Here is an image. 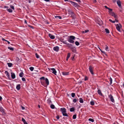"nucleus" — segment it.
I'll return each mask as SVG.
<instances>
[{
    "label": "nucleus",
    "mask_w": 124,
    "mask_h": 124,
    "mask_svg": "<svg viewBox=\"0 0 124 124\" xmlns=\"http://www.w3.org/2000/svg\"><path fill=\"white\" fill-rule=\"evenodd\" d=\"M49 70L50 71L51 70L52 71V72L55 75H56L57 73L56 71L55 70V69L54 68H48Z\"/></svg>",
    "instance_id": "39448f33"
},
{
    "label": "nucleus",
    "mask_w": 124,
    "mask_h": 124,
    "mask_svg": "<svg viewBox=\"0 0 124 124\" xmlns=\"http://www.w3.org/2000/svg\"><path fill=\"white\" fill-rule=\"evenodd\" d=\"M75 96V94L74 93H71V96L72 97H74Z\"/></svg>",
    "instance_id": "79ce46f5"
},
{
    "label": "nucleus",
    "mask_w": 124,
    "mask_h": 124,
    "mask_svg": "<svg viewBox=\"0 0 124 124\" xmlns=\"http://www.w3.org/2000/svg\"><path fill=\"white\" fill-rule=\"evenodd\" d=\"M38 107L39 108H40V106L39 105H38Z\"/></svg>",
    "instance_id": "774afa93"
},
{
    "label": "nucleus",
    "mask_w": 124,
    "mask_h": 124,
    "mask_svg": "<svg viewBox=\"0 0 124 124\" xmlns=\"http://www.w3.org/2000/svg\"><path fill=\"white\" fill-rule=\"evenodd\" d=\"M101 50V52H102V53H105V52L104 51H102Z\"/></svg>",
    "instance_id": "69168bd1"
},
{
    "label": "nucleus",
    "mask_w": 124,
    "mask_h": 124,
    "mask_svg": "<svg viewBox=\"0 0 124 124\" xmlns=\"http://www.w3.org/2000/svg\"><path fill=\"white\" fill-rule=\"evenodd\" d=\"M22 120L24 123V124H28V123L25 121V120L23 118H22Z\"/></svg>",
    "instance_id": "aec40b11"
},
{
    "label": "nucleus",
    "mask_w": 124,
    "mask_h": 124,
    "mask_svg": "<svg viewBox=\"0 0 124 124\" xmlns=\"http://www.w3.org/2000/svg\"><path fill=\"white\" fill-rule=\"evenodd\" d=\"M5 73L6 74V76H7L8 78H9V73L7 71H5Z\"/></svg>",
    "instance_id": "412c9836"
},
{
    "label": "nucleus",
    "mask_w": 124,
    "mask_h": 124,
    "mask_svg": "<svg viewBox=\"0 0 124 124\" xmlns=\"http://www.w3.org/2000/svg\"><path fill=\"white\" fill-rule=\"evenodd\" d=\"M23 72H22L19 74V76L20 77H23Z\"/></svg>",
    "instance_id": "cd10ccee"
},
{
    "label": "nucleus",
    "mask_w": 124,
    "mask_h": 124,
    "mask_svg": "<svg viewBox=\"0 0 124 124\" xmlns=\"http://www.w3.org/2000/svg\"><path fill=\"white\" fill-rule=\"evenodd\" d=\"M117 4L119 6V7H121V2L120 0H118L117 1Z\"/></svg>",
    "instance_id": "2eb2a0df"
},
{
    "label": "nucleus",
    "mask_w": 124,
    "mask_h": 124,
    "mask_svg": "<svg viewBox=\"0 0 124 124\" xmlns=\"http://www.w3.org/2000/svg\"><path fill=\"white\" fill-rule=\"evenodd\" d=\"M45 82L46 84V86L48 85L49 84V82L48 81V80L47 78H46L45 79Z\"/></svg>",
    "instance_id": "4468645a"
},
{
    "label": "nucleus",
    "mask_w": 124,
    "mask_h": 124,
    "mask_svg": "<svg viewBox=\"0 0 124 124\" xmlns=\"http://www.w3.org/2000/svg\"><path fill=\"white\" fill-rule=\"evenodd\" d=\"M70 14L71 15L73 16H74V13L72 11H70Z\"/></svg>",
    "instance_id": "a19ab883"
},
{
    "label": "nucleus",
    "mask_w": 124,
    "mask_h": 124,
    "mask_svg": "<svg viewBox=\"0 0 124 124\" xmlns=\"http://www.w3.org/2000/svg\"><path fill=\"white\" fill-rule=\"evenodd\" d=\"M8 49H10L11 50L13 51L14 50V48L13 47H8Z\"/></svg>",
    "instance_id": "7c9ffc66"
},
{
    "label": "nucleus",
    "mask_w": 124,
    "mask_h": 124,
    "mask_svg": "<svg viewBox=\"0 0 124 124\" xmlns=\"http://www.w3.org/2000/svg\"><path fill=\"white\" fill-rule=\"evenodd\" d=\"M75 0L78 2H81V1L80 0Z\"/></svg>",
    "instance_id": "864d4df0"
},
{
    "label": "nucleus",
    "mask_w": 124,
    "mask_h": 124,
    "mask_svg": "<svg viewBox=\"0 0 124 124\" xmlns=\"http://www.w3.org/2000/svg\"><path fill=\"white\" fill-rule=\"evenodd\" d=\"M90 104L92 105H93L94 104V103L93 101H91L90 102Z\"/></svg>",
    "instance_id": "e433bc0d"
},
{
    "label": "nucleus",
    "mask_w": 124,
    "mask_h": 124,
    "mask_svg": "<svg viewBox=\"0 0 124 124\" xmlns=\"http://www.w3.org/2000/svg\"><path fill=\"white\" fill-rule=\"evenodd\" d=\"M112 9L110 10V11H108V12L110 15L112 16H113L115 18H117V16L112 11Z\"/></svg>",
    "instance_id": "7ed1b4c3"
},
{
    "label": "nucleus",
    "mask_w": 124,
    "mask_h": 124,
    "mask_svg": "<svg viewBox=\"0 0 124 124\" xmlns=\"http://www.w3.org/2000/svg\"><path fill=\"white\" fill-rule=\"evenodd\" d=\"M42 85L45 87H46V85L44 82V80H41L40 81Z\"/></svg>",
    "instance_id": "9d476101"
},
{
    "label": "nucleus",
    "mask_w": 124,
    "mask_h": 124,
    "mask_svg": "<svg viewBox=\"0 0 124 124\" xmlns=\"http://www.w3.org/2000/svg\"><path fill=\"white\" fill-rule=\"evenodd\" d=\"M0 111L2 113H4V109H3V108H0Z\"/></svg>",
    "instance_id": "bb28decb"
},
{
    "label": "nucleus",
    "mask_w": 124,
    "mask_h": 124,
    "mask_svg": "<svg viewBox=\"0 0 124 124\" xmlns=\"http://www.w3.org/2000/svg\"><path fill=\"white\" fill-rule=\"evenodd\" d=\"M89 121H91L92 122H93L94 121V120L93 119H91V118H89Z\"/></svg>",
    "instance_id": "49530a36"
},
{
    "label": "nucleus",
    "mask_w": 124,
    "mask_h": 124,
    "mask_svg": "<svg viewBox=\"0 0 124 124\" xmlns=\"http://www.w3.org/2000/svg\"><path fill=\"white\" fill-rule=\"evenodd\" d=\"M75 38V37L72 36H70L69 39L68 40V41L70 43H73L74 42V41L73 40Z\"/></svg>",
    "instance_id": "f03ea898"
},
{
    "label": "nucleus",
    "mask_w": 124,
    "mask_h": 124,
    "mask_svg": "<svg viewBox=\"0 0 124 124\" xmlns=\"http://www.w3.org/2000/svg\"><path fill=\"white\" fill-rule=\"evenodd\" d=\"M110 84L111 85L112 84V79L111 78H110Z\"/></svg>",
    "instance_id": "de8ad7c7"
},
{
    "label": "nucleus",
    "mask_w": 124,
    "mask_h": 124,
    "mask_svg": "<svg viewBox=\"0 0 124 124\" xmlns=\"http://www.w3.org/2000/svg\"><path fill=\"white\" fill-rule=\"evenodd\" d=\"M70 53H69L67 55V59H69V58L70 57Z\"/></svg>",
    "instance_id": "4c0bfd02"
},
{
    "label": "nucleus",
    "mask_w": 124,
    "mask_h": 124,
    "mask_svg": "<svg viewBox=\"0 0 124 124\" xmlns=\"http://www.w3.org/2000/svg\"><path fill=\"white\" fill-rule=\"evenodd\" d=\"M49 36L50 37V38L52 39H54L55 38V36L54 35H52L51 34H48Z\"/></svg>",
    "instance_id": "f8f14e48"
},
{
    "label": "nucleus",
    "mask_w": 124,
    "mask_h": 124,
    "mask_svg": "<svg viewBox=\"0 0 124 124\" xmlns=\"http://www.w3.org/2000/svg\"><path fill=\"white\" fill-rule=\"evenodd\" d=\"M47 103L49 104H50L52 103V102L49 99H48L47 101Z\"/></svg>",
    "instance_id": "a211bd4d"
},
{
    "label": "nucleus",
    "mask_w": 124,
    "mask_h": 124,
    "mask_svg": "<svg viewBox=\"0 0 124 124\" xmlns=\"http://www.w3.org/2000/svg\"><path fill=\"white\" fill-rule=\"evenodd\" d=\"M89 31L88 30H85V31H82V33H87Z\"/></svg>",
    "instance_id": "2f4dec72"
},
{
    "label": "nucleus",
    "mask_w": 124,
    "mask_h": 124,
    "mask_svg": "<svg viewBox=\"0 0 124 124\" xmlns=\"http://www.w3.org/2000/svg\"><path fill=\"white\" fill-rule=\"evenodd\" d=\"M7 42L8 43V44H10V42L9 41H7Z\"/></svg>",
    "instance_id": "338daca9"
},
{
    "label": "nucleus",
    "mask_w": 124,
    "mask_h": 124,
    "mask_svg": "<svg viewBox=\"0 0 124 124\" xmlns=\"http://www.w3.org/2000/svg\"><path fill=\"white\" fill-rule=\"evenodd\" d=\"M60 41L64 44L69 45H70L69 44H67L66 41H63L64 39L62 38H60L59 39Z\"/></svg>",
    "instance_id": "1a4fd4ad"
},
{
    "label": "nucleus",
    "mask_w": 124,
    "mask_h": 124,
    "mask_svg": "<svg viewBox=\"0 0 124 124\" xmlns=\"http://www.w3.org/2000/svg\"><path fill=\"white\" fill-rule=\"evenodd\" d=\"M22 109L23 110L25 108L23 107L22 106Z\"/></svg>",
    "instance_id": "6e6d98bb"
},
{
    "label": "nucleus",
    "mask_w": 124,
    "mask_h": 124,
    "mask_svg": "<svg viewBox=\"0 0 124 124\" xmlns=\"http://www.w3.org/2000/svg\"><path fill=\"white\" fill-rule=\"evenodd\" d=\"M75 110V108L74 107H72L70 108V112H73Z\"/></svg>",
    "instance_id": "b1692460"
},
{
    "label": "nucleus",
    "mask_w": 124,
    "mask_h": 124,
    "mask_svg": "<svg viewBox=\"0 0 124 124\" xmlns=\"http://www.w3.org/2000/svg\"><path fill=\"white\" fill-rule=\"evenodd\" d=\"M72 51L73 52H75L76 51V50H75V49H72Z\"/></svg>",
    "instance_id": "5fc2aeb1"
},
{
    "label": "nucleus",
    "mask_w": 124,
    "mask_h": 124,
    "mask_svg": "<svg viewBox=\"0 0 124 124\" xmlns=\"http://www.w3.org/2000/svg\"><path fill=\"white\" fill-rule=\"evenodd\" d=\"M40 80L42 79L43 80H44L45 79V77H41V78H40Z\"/></svg>",
    "instance_id": "c03bdc74"
},
{
    "label": "nucleus",
    "mask_w": 124,
    "mask_h": 124,
    "mask_svg": "<svg viewBox=\"0 0 124 124\" xmlns=\"http://www.w3.org/2000/svg\"><path fill=\"white\" fill-rule=\"evenodd\" d=\"M7 10L9 12L11 13L12 12V10L10 8H7Z\"/></svg>",
    "instance_id": "393cba45"
},
{
    "label": "nucleus",
    "mask_w": 124,
    "mask_h": 124,
    "mask_svg": "<svg viewBox=\"0 0 124 124\" xmlns=\"http://www.w3.org/2000/svg\"><path fill=\"white\" fill-rule=\"evenodd\" d=\"M109 21L110 22H111L112 23H114L115 22V21H112L111 19H109Z\"/></svg>",
    "instance_id": "37998d69"
},
{
    "label": "nucleus",
    "mask_w": 124,
    "mask_h": 124,
    "mask_svg": "<svg viewBox=\"0 0 124 124\" xmlns=\"http://www.w3.org/2000/svg\"><path fill=\"white\" fill-rule=\"evenodd\" d=\"M54 17L55 18H57V19H62L61 17L60 16H54Z\"/></svg>",
    "instance_id": "a878e982"
},
{
    "label": "nucleus",
    "mask_w": 124,
    "mask_h": 124,
    "mask_svg": "<svg viewBox=\"0 0 124 124\" xmlns=\"http://www.w3.org/2000/svg\"><path fill=\"white\" fill-rule=\"evenodd\" d=\"M88 79V78L86 77H85V81H86V80H87Z\"/></svg>",
    "instance_id": "3c124183"
},
{
    "label": "nucleus",
    "mask_w": 124,
    "mask_h": 124,
    "mask_svg": "<svg viewBox=\"0 0 124 124\" xmlns=\"http://www.w3.org/2000/svg\"><path fill=\"white\" fill-rule=\"evenodd\" d=\"M70 2L75 7H79L80 6L76 3L71 1H70Z\"/></svg>",
    "instance_id": "20e7f679"
},
{
    "label": "nucleus",
    "mask_w": 124,
    "mask_h": 124,
    "mask_svg": "<svg viewBox=\"0 0 124 124\" xmlns=\"http://www.w3.org/2000/svg\"><path fill=\"white\" fill-rule=\"evenodd\" d=\"M22 80L23 81H26L25 78H22Z\"/></svg>",
    "instance_id": "09e8293b"
},
{
    "label": "nucleus",
    "mask_w": 124,
    "mask_h": 124,
    "mask_svg": "<svg viewBox=\"0 0 124 124\" xmlns=\"http://www.w3.org/2000/svg\"><path fill=\"white\" fill-rule=\"evenodd\" d=\"M76 118V115L75 114L73 115V119H75Z\"/></svg>",
    "instance_id": "f704fd0d"
},
{
    "label": "nucleus",
    "mask_w": 124,
    "mask_h": 124,
    "mask_svg": "<svg viewBox=\"0 0 124 124\" xmlns=\"http://www.w3.org/2000/svg\"><path fill=\"white\" fill-rule=\"evenodd\" d=\"M50 107L52 109H54L55 108V106L53 104H51L50 106Z\"/></svg>",
    "instance_id": "c85d7f7f"
},
{
    "label": "nucleus",
    "mask_w": 124,
    "mask_h": 124,
    "mask_svg": "<svg viewBox=\"0 0 124 124\" xmlns=\"http://www.w3.org/2000/svg\"><path fill=\"white\" fill-rule=\"evenodd\" d=\"M116 19L117 18H115V21H116V22H117L118 21V20H117Z\"/></svg>",
    "instance_id": "4d7b16f0"
},
{
    "label": "nucleus",
    "mask_w": 124,
    "mask_h": 124,
    "mask_svg": "<svg viewBox=\"0 0 124 124\" xmlns=\"http://www.w3.org/2000/svg\"><path fill=\"white\" fill-rule=\"evenodd\" d=\"M35 55L36 57L37 58H39V55L37 54V53H36L35 54Z\"/></svg>",
    "instance_id": "a18cd8bd"
},
{
    "label": "nucleus",
    "mask_w": 124,
    "mask_h": 124,
    "mask_svg": "<svg viewBox=\"0 0 124 124\" xmlns=\"http://www.w3.org/2000/svg\"><path fill=\"white\" fill-rule=\"evenodd\" d=\"M29 26L31 28H33V26L30 25H29Z\"/></svg>",
    "instance_id": "052dcab7"
},
{
    "label": "nucleus",
    "mask_w": 124,
    "mask_h": 124,
    "mask_svg": "<svg viewBox=\"0 0 124 124\" xmlns=\"http://www.w3.org/2000/svg\"><path fill=\"white\" fill-rule=\"evenodd\" d=\"M69 72H62V74L64 75H67L69 74Z\"/></svg>",
    "instance_id": "dca6fc26"
},
{
    "label": "nucleus",
    "mask_w": 124,
    "mask_h": 124,
    "mask_svg": "<svg viewBox=\"0 0 124 124\" xmlns=\"http://www.w3.org/2000/svg\"><path fill=\"white\" fill-rule=\"evenodd\" d=\"M11 76L12 78L13 79H14L16 77L15 75V74L13 73H11Z\"/></svg>",
    "instance_id": "ddd939ff"
},
{
    "label": "nucleus",
    "mask_w": 124,
    "mask_h": 124,
    "mask_svg": "<svg viewBox=\"0 0 124 124\" xmlns=\"http://www.w3.org/2000/svg\"><path fill=\"white\" fill-rule=\"evenodd\" d=\"M105 30L106 33H109V31L108 29H105Z\"/></svg>",
    "instance_id": "72a5a7b5"
},
{
    "label": "nucleus",
    "mask_w": 124,
    "mask_h": 124,
    "mask_svg": "<svg viewBox=\"0 0 124 124\" xmlns=\"http://www.w3.org/2000/svg\"><path fill=\"white\" fill-rule=\"evenodd\" d=\"M59 49V48L58 46H56L53 48V50L56 52L58 51Z\"/></svg>",
    "instance_id": "9b49d317"
},
{
    "label": "nucleus",
    "mask_w": 124,
    "mask_h": 124,
    "mask_svg": "<svg viewBox=\"0 0 124 124\" xmlns=\"http://www.w3.org/2000/svg\"><path fill=\"white\" fill-rule=\"evenodd\" d=\"M16 88L18 90H19L20 88V84L17 85L16 86Z\"/></svg>",
    "instance_id": "f3484780"
},
{
    "label": "nucleus",
    "mask_w": 124,
    "mask_h": 124,
    "mask_svg": "<svg viewBox=\"0 0 124 124\" xmlns=\"http://www.w3.org/2000/svg\"><path fill=\"white\" fill-rule=\"evenodd\" d=\"M10 7L12 9H14V6H13L11 5L10 6Z\"/></svg>",
    "instance_id": "8fccbe9b"
},
{
    "label": "nucleus",
    "mask_w": 124,
    "mask_h": 124,
    "mask_svg": "<svg viewBox=\"0 0 124 124\" xmlns=\"http://www.w3.org/2000/svg\"><path fill=\"white\" fill-rule=\"evenodd\" d=\"M77 101H78V99H75L73 100V102L74 103H75Z\"/></svg>",
    "instance_id": "473e14b6"
},
{
    "label": "nucleus",
    "mask_w": 124,
    "mask_h": 124,
    "mask_svg": "<svg viewBox=\"0 0 124 124\" xmlns=\"http://www.w3.org/2000/svg\"><path fill=\"white\" fill-rule=\"evenodd\" d=\"M2 40H3L5 41H7V40H6V39H2Z\"/></svg>",
    "instance_id": "bf43d9fd"
},
{
    "label": "nucleus",
    "mask_w": 124,
    "mask_h": 124,
    "mask_svg": "<svg viewBox=\"0 0 124 124\" xmlns=\"http://www.w3.org/2000/svg\"><path fill=\"white\" fill-rule=\"evenodd\" d=\"M79 102L81 103H83L84 101L82 98H80L79 99Z\"/></svg>",
    "instance_id": "4be33fe9"
},
{
    "label": "nucleus",
    "mask_w": 124,
    "mask_h": 124,
    "mask_svg": "<svg viewBox=\"0 0 124 124\" xmlns=\"http://www.w3.org/2000/svg\"><path fill=\"white\" fill-rule=\"evenodd\" d=\"M75 44L77 46H78V45H79V43L78 41H76L75 42Z\"/></svg>",
    "instance_id": "58836bf2"
},
{
    "label": "nucleus",
    "mask_w": 124,
    "mask_h": 124,
    "mask_svg": "<svg viewBox=\"0 0 124 124\" xmlns=\"http://www.w3.org/2000/svg\"><path fill=\"white\" fill-rule=\"evenodd\" d=\"M98 94L100 95H102V94L101 93V91L100 90H98Z\"/></svg>",
    "instance_id": "6ab92c4d"
},
{
    "label": "nucleus",
    "mask_w": 124,
    "mask_h": 124,
    "mask_svg": "<svg viewBox=\"0 0 124 124\" xmlns=\"http://www.w3.org/2000/svg\"><path fill=\"white\" fill-rule=\"evenodd\" d=\"M108 98H109L110 101L112 102L113 103L115 102V100L113 98V97L111 94H110L109 95Z\"/></svg>",
    "instance_id": "423d86ee"
},
{
    "label": "nucleus",
    "mask_w": 124,
    "mask_h": 124,
    "mask_svg": "<svg viewBox=\"0 0 124 124\" xmlns=\"http://www.w3.org/2000/svg\"><path fill=\"white\" fill-rule=\"evenodd\" d=\"M122 27L121 25L119 24H117L116 25V29L118 31H120V28Z\"/></svg>",
    "instance_id": "6e6552de"
},
{
    "label": "nucleus",
    "mask_w": 124,
    "mask_h": 124,
    "mask_svg": "<svg viewBox=\"0 0 124 124\" xmlns=\"http://www.w3.org/2000/svg\"><path fill=\"white\" fill-rule=\"evenodd\" d=\"M106 48H105V49L107 51H109V48L108 46H107L106 45Z\"/></svg>",
    "instance_id": "c9c22d12"
},
{
    "label": "nucleus",
    "mask_w": 124,
    "mask_h": 124,
    "mask_svg": "<svg viewBox=\"0 0 124 124\" xmlns=\"http://www.w3.org/2000/svg\"><path fill=\"white\" fill-rule=\"evenodd\" d=\"M30 70L32 71L33 70L34 68L32 67H31L30 68Z\"/></svg>",
    "instance_id": "ea45409f"
},
{
    "label": "nucleus",
    "mask_w": 124,
    "mask_h": 124,
    "mask_svg": "<svg viewBox=\"0 0 124 124\" xmlns=\"http://www.w3.org/2000/svg\"><path fill=\"white\" fill-rule=\"evenodd\" d=\"M61 110L63 115L64 116H68L66 113V112L65 108H61Z\"/></svg>",
    "instance_id": "f257e3e1"
},
{
    "label": "nucleus",
    "mask_w": 124,
    "mask_h": 124,
    "mask_svg": "<svg viewBox=\"0 0 124 124\" xmlns=\"http://www.w3.org/2000/svg\"><path fill=\"white\" fill-rule=\"evenodd\" d=\"M24 22H25V23L26 24H27V21H26V20H24Z\"/></svg>",
    "instance_id": "0e129e2a"
},
{
    "label": "nucleus",
    "mask_w": 124,
    "mask_h": 124,
    "mask_svg": "<svg viewBox=\"0 0 124 124\" xmlns=\"http://www.w3.org/2000/svg\"><path fill=\"white\" fill-rule=\"evenodd\" d=\"M93 2H94V3L96 2H97L96 0H93Z\"/></svg>",
    "instance_id": "13d9d810"
},
{
    "label": "nucleus",
    "mask_w": 124,
    "mask_h": 124,
    "mask_svg": "<svg viewBox=\"0 0 124 124\" xmlns=\"http://www.w3.org/2000/svg\"><path fill=\"white\" fill-rule=\"evenodd\" d=\"M2 99V97H1L0 96V101Z\"/></svg>",
    "instance_id": "e2e57ef3"
},
{
    "label": "nucleus",
    "mask_w": 124,
    "mask_h": 124,
    "mask_svg": "<svg viewBox=\"0 0 124 124\" xmlns=\"http://www.w3.org/2000/svg\"><path fill=\"white\" fill-rule=\"evenodd\" d=\"M104 7L108 9L109 10V11H110V10H111L112 9L110 8H109L107 7L106 6H105Z\"/></svg>",
    "instance_id": "c756f323"
},
{
    "label": "nucleus",
    "mask_w": 124,
    "mask_h": 124,
    "mask_svg": "<svg viewBox=\"0 0 124 124\" xmlns=\"http://www.w3.org/2000/svg\"><path fill=\"white\" fill-rule=\"evenodd\" d=\"M56 118L57 119H59V118H60V117H59V116H56Z\"/></svg>",
    "instance_id": "603ef678"
},
{
    "label": "nucleus",
    "mask_w": 124,
    "mask_h": 124,
    "mask_svg": "<svg viewBox=\"0 0 124 124\" xmlns=\"http://www.w3.org/2000/svg\"><path fill=\"white\" fill-rule=\"evenodd\" d=\"M74 59V57H72L71 58V59L72 60H73Z\"/></svg>",
    "instance_id": "680f3d73"
},
{
    "label": "nucleus",
    "mask_w": 124,
    "mask_h": 124,
    "mask_svg": "<svg viewBox=\"0 0 124 124\" xmlns=\"http://www.w3.org/2000/svg\"><path fill=\"white\" fill-rule=\"evenodd\" d=\"M8 66L9 67H11L12 65V64L11 63H7Z\"/></svg>",
    "instance_id": "5701e85b"
},
{
    "label": "nucleus",
    "mask_w": 124,
    "mask_h": 124,
    "mask_svg": "<svg viewBox=\"0 0 124 124\" xmlns=\"http://www.w3.org/2000/svg\"><path fill=\"white\" fill-rule=\"evenodd\" d=\"M93 68L92 66H90L89 67V70L91 73L92 75H93L94 74L93 72Z\"/></svg>",
    "instance_id": "0eeeda50"
}]
</instances>
